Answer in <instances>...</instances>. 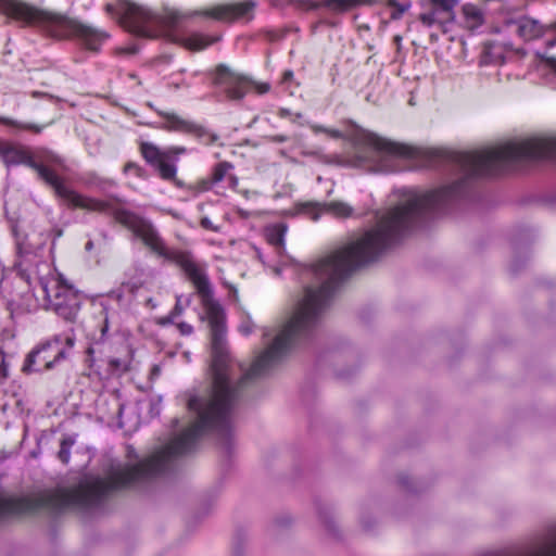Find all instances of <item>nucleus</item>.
Returning a JSON list of instances; mask_svg holds the SVG:
<instances>
[{
	"instance_id": "obj_43",
	"label": "nucleus",
	"mask_w": 556,
	"mask_h": 556,
	"mask_svg": "<svg viewBox=\"0 0 556 556\" xmlns=\"http://www.w3.org/2000/svg\"><path fill=\"white\" fill-rule=\"evenodd\" d=\"M126 51H127V53H136L137 49L135 47H131V48H128Z\"/></svg>"
},
{
	"instance_id": "obj_26",
	"label": "nucleus",
	"mask_w": 556,
	"mask_h": 556,
	"mask_svg": "<svg viewBox=\"0 0 556 556\" xmlns=\"http://www.w3.org/2000/svg\"><path fill=\"white\" fill-rule=\"evenodd\" d=\"M5 124L10 125L12 127H16L18 129L33 131L35 134H40L41 130L43 129V126H40V125H36V124H31V123H20V122L13 121V119H5Z\"/></svg>"
},
{
	"instance_id": "obj_34",
	"label": "nucleus",
	"mask_w": 556,
	"mask_h": 556,
	"mask_svg": "<svg viewBox=\"0 0 556 556\" xmlns=\"http://www.w3.org/2000/svg\"><path fill=\"white\" fill-rule=\"evenodd\" d=\"M268 140L271 142L282 143L288 140V137L285 135H276V136L268 137Z\"/></svg>"
},
{
	"instance_id": "obj_46",
	"label": "nucleus",
	"mask_w": 556,
	"mask_h": 556,
	"mask_svg": "<svg viewBox=\"0 0 556 556\" xmlns=\"http://www.w3.org/2000/svg\"><path fill=\"white\" fill-rule=\"evenodd\" d=\"M229 179L235 184L236 182V177L235 176H229Z\"/></svg>"
},
{
	"instance_id": "obj_36",
	"label": "nucleus",
	"mask_w": 556,
	"mask_h": 556,
	"mask_svg": "<svg viewBox=\"0 0 556 556\" xmlns=\"http://www.w3.org/2000/svg\"><path fill=\"white\" fill-rule=\"evenodd\" d=\"M293 78V72L292 71H286L283 73L282 81L287 83L290 81Z\"/></svg>"
},
{
	"instance_id": "obj_2",
	"label": "nucleus",
	"mask_w": 556,
	"mask_h": 556,
	"mask_svg": "<svg viewBox=\"0 0 556 556\" xmlns=\"http://www.w3.org/2000/svg\"><path fill=\"white\" fill-rule=\"evenodd\" d=\"M556 73V58H548ZM556 159V138H530L473 152H451L450 162L467 177L495 175L511 166L539 159Z\"/></svg>"
},
{
	"instance_id": "obj_15",
	"label": "nucleus",
	"mask_w": 556,
	"mask_h": 556,
	"mask_svg": "<svg viewBox=\"0 0 556 556\" xmlns=\"http://www.w3.org/2000/svg\"><path fill=\"white\" fill-rule=\"evenodd\" d=\"M220 40L219 35H204L200 33H193L181 39V45L192 51H201L208 46Z\"/></svg>"
},
{
	"instance_id": "obj_8",
	"label": "nucleus",
	"mask_w": 556,
	"mask_h": 556,
	"mask_svg": "<svg viewBox=\"0 0 556 556\" xmlns=\"http://www.w3.org/2000/svg\"><path fill=\"white\" fill-rule=\"evenodd\" d=\"M214 84L231 100L242 99L251 85L245 76L232 72L224 64L216 67Z\"/></svg>"
},
{
	"instance_id": "obj_25",
	"label": "nucleus",
	"mask_w": 556,
	"mask_h": 556,
	"mask_svg": "<svg viewBox=\"0 0 556 556\" xmlns=\"http://www.w3.org/2000/svg\"><path fill=\"white\" fill-rule=\"evenodd\" d=\"M230 169H232V164L228 162H220L217 165H215L212 172V182H220L226 177Z\"/></svg>"
},
{
	"instance_id": "obj_17",
	"label": "nucleus",
	"mask_w": 556,
	"mask_h": 556,
	"mask_svg": "<svg viewBox=\"0 0 556 556\" xmlns=\"http://www.w3.org/2000/svg\"><path fill=\"white\" fill-rule=\"evenodd\" d=\"M418 18L426 27H432L437 24L441 25L454 21L447 14H443V12L437 7H431L428 12L420 13Z\"/></svg>"
},
{
	"instance_id": "obj_28",
	"label": "nucleus",
	"mask_w": 556,
	"mask_h": 556,
	"mask_svg": "<svg viewBox=\"0 0 556 556\" xmlns=\"http://www.w3.org/2000/svg\"><path fill=\"white\" fill-rule=\"evenodd\" d=\"M200 225L207 230L218 231L219 227L215 226L208 217L201 218Z\"/></svg>"
},
{
	"instance_id": "obj_12",
	"label": "nucleus",
	"mask_w": 556,
	"mask_h": 556,
	"mask_svg": "<svg viewBox=\"0 0 556 556\" xmlns=\"http://www.w3.org/2000/svg\"><path fill=\"white\" fill-rule=\"evenodd\" d=\"M164 117V123L162 124V128L172 131H182V132H195L198 136H203L204 130L192 124L189 121L181 118L180 116L174 113H160Z\"/></svg>"
},
{
	"instance_id": "obj_45",
	"label": "nucleus",
	"mask_w": 556,
	"mask_h": 556,
	"mask_svg": "<svg viewBox=\"0 0 556 556\" xmlns=\"http://www.w3.org/2000/svg\"><path fill=\"white\" fill-rule=\"evenodd\" d=\"M216 139H217V136H215V135L211 136V142L215 141Z\"/></svg>"
},
{
	"instance_id": "obj_14",
	"label": "nucleus",
	"mask_w": 556,
	"mask_h": 556,
	"mask_svg": "<svg viewBox=\"0 0 556 556\" xmlns=\"http://www.w3.org/2000/svg\"><path fill=\"white\" fill-rule=\"evenodd\" d=\"M364 4H371V0H321L315 3L313 8H325L333 13H344Z\"/></svg>"
},
{
	"instance_id": "obj_10",
	"label": "nucleus",
	"mask_w": 556,
	"mask_h": 556,
	"mask_svg": "<svg viewBox=\"0 0 556 556\" xmlns=\"http://www.w3.org/2000/svg\"><path fill=\"white\" fill-rule=\"evenodd\" d=\"M254 8L255 2L252 0H247L243 2L224 3L215 5L212 9L205 11L204 15L218 21L233 22L250 15Z\"/></svg>"
},
{
	"instance_id": "obj_44",
	"label": "nucleus",
	"mask_w": 556,
	"mask_h": 556,
	"mask_svg": "<svg viewBox=\"0 0 556 556\" xmlns=\"http://www.w3.org/2000/svg\"><path fill=\"white\" fill-rule=\"evenodd\" d=\"M548 58H549V56H545V58H544V55H541V59H544V60H545V62H546L547 66H549L552 70H554V68L548 64V62H547V59H548Z\"/></svg>"
},
{
	"instance_id": "obj_30",
	"label": "nucleus",
	"mask_w": 556,
	"mask_h": 556,
	"mask_svg": "<svg viewBox=\"0 0 556 556\" xmlns=\"http://www.w3.org/2000/svg\"><path fill=\"white\" fill-rule=\"evenodd\" d=\"M124 169L125 172H134L138 176H140L142 172V168L135 163H127Z\"/></svg>"
},
{
	"instance_id": "obj_18",
	"label": "nucleus",
	"mask_w": 556,
	"mask_h": 556,
	"mask_svg": "<svg viewBox=\"0 0 556 556\" xmlns=\"http://www.w3.org/2000/svg\"><path fill=\"white\" fill-rule=\"evenodd\" d=\"M324 211L336 218H349L354 215V208L342 201H331L324 204Z\"/></svg>"
},
{
	"instance_id": "obj_21",
	"label": "nucleus",
	"mask_w": 556,
	"mask_h": 556,
	"mask_svg": "<svg viewBox=\"0 0 556 556\" xmlns=\"http://www.w3.org/2000/svg\"><path fill=\"white\" fill-rule=\"evenodd\" d=\"M76 443L75 435H66L60 442V450L58 452V458L63 464H68L71 459V450L73 445Z\"/></svg>"
},
{
	"instance_id": "obj_40",
	"label": "nucleus",
	"mask_w": 556,
	"mask_h": 556,
	"mask_svg": "<svg viewBox=\"0 0 556 556\" xmlns=\"http://www.w3.org/2000/svg\"><path fill=\"white\" fill-rule=\"evenodd\" d=\"M85 248H86V250H87V251H90V250L93 248V243H92V241H88V242L86 243V247H85Z\"/></svg>"
},
{
	"instance_id": "obj_4",
	"label": "nucleus",
	"mask_w": 556,
	"mask_h": 556,
	"mask_svg": "<svg viewBox=\"0 0 556 556\" xmlns=\"http://www.w3.org/2000/svg\"><path fill=\"white\" fill-rule=\"evenodd\" d=\"M105 11L115 17L126 30L144 38L155 36L152 26L173 29L184 17L181 13L175 10H166L162 15H157L146 7L126 0H119L116 4L108 3Z\"/></svg>"
},
{
	"instance_id": "obj_3",
	"label": "nucleus",
	"mask_w": 556,
	"mask_h": 556,
	"mask_svg": "<svg viewBox=\"0 0 556 556\" xmlns=\"http://www.w3.org/2000/svg\"><path fill=\"white\" fill-rule=\"evenodd\" d=\"M0 10L22 26L37 27L55 39H76L87 50L98 52L109 38L102 30L65 14L42 10L21 0H0Z\"/></svg>"
},
{
	"instance_id": "obj_31",
	"label": "nucleus",
	"mask_w": 556,
	"mask_h": 556,
	"mask_svg": "<svg viewBox=\"0 0 556 556\" xmlns=\"http://www.w3.org/2000/svg\"><path fill=\"white\" fill-rule=\"evenodd\" d=\"M7 366L3 356L0 354V383L7 378Z\"/></svg>"
},
{
	"instance_id": "obj_16",
	"label": "nucleus",
	"mask_w": 556,
	"mask_h": 556,
	"mask_svg": "<svg viewBox=\"0 0 556 556\" xmlns=\"http://www.w3.org/2000/svg\"><path fill=\"white\" fill-rule=\"evenodd\" d=\"M465 25L468 29H477L484 23L482 10L472 3H466L462 8Z\"/></svg>"
},
{
	"instance_id": "obj_23",
	"label": "nucleus",
	"mask_w": 556,
	"mask_h": 556,
	"mask_svg": "<svg viewBox=\"0 0 556 556\" xmlns=\"http://www.w3.org/2000/svg\"><path fill=\"white\" fill-rule=\"evenodd\" d=\"M386 4L389 8H392V12L390 14V18L392 21H399L402 16L410 9L412 2L408 0L406 2H399L397 0H387Z\"/></svg>"
},
{
	"instance_id": "obj_33",
	"label": "nucleus",
	"mask_w": 556,
	"mask_h": 556,
	"mask_svg": "<svg viewBox=\"0 0 556 556\" xmlns=\"http://www.w3.org/2000/svg\"><path fill=\"white\" fill-rule=\"evenodd\" d=\"M255 88H256V91H257L260 94H264V93H266V92H268V91H269L270 86H269V84H267V83H263V84H256V85H255Z\"/></svg>"
},
{
	"instance_id": "obj_11",
	"label": "nucleus",
	"mask_w": 556,
	"mask_h": 556,
	"mask_svg": "<svg viewBox=\"0 0 556 556\" xmlns=\"http://www.w3.org/2000/svg\"><path fill=\"white\" fill-rule=\"evenodd\" d=\"M370 142L378 151L393 156L410 157L415 155V149L403 143L393 142L379 137H371Z\"/></svg>"
},
{
	"instance_id": "obj_13",
	"label": "nucleus",
	"mask_w": 556,
	"mask_h": 556,
	"mask_svg": "<svg viewBox=\"0 0 556 556\" xmlns=\"http://www.w3.org/2000/svg\"><path fill=\"white\" fill-rule=\"evenodd\" d=\"M517 34L525 40H533L541 37L547 27L545 28L538 21L530 17H522L517 21Z\"/></svg>"
},
{
	"instance_id": "obj_6",
	"label": "nucleus",
	"mask_w": 556,
	"mask_h": 556,
	"mask_svg": "<svg viewBox=\"0 0 556 556\" xmlns=\"http://www.w3.org/2000/svg\"><path fill=\"white\" fill-rule=\"evenodd\" d=\"M43 243L35 247L28 240L27 236L16 233V261L14 263L18 275L33 287L39 276H45L51 271L49 264L42 258Z\"/></svg>"
},
{
	"instance_id": "obj_20",
	"label": "nucleus",
	"mask_w": 556,
	"mask_h": 556,
	"mask_svg": "<svg viewBox=\"0 0 556 556\" xmlns=\"http://www.w3.org/2000/svg\"><path fill=\"white\" fill-rule=\"evenodd\" d=\"M115 313H110L109 308L102 305V309L100 311V340H105L109 337V332L113 325Z\"/></svg>"
},
{
	"instance_id": "obj_32",
	"label": "nucleus",
	"mask_w": 556,
	"mask_h": 556,
	"mask_svg": "<svg viewBox=\"0 0 556 556\" xmlns=\"http://www.w3.org/2000/svg\"><path fill=\"white\" fill-rule=\"evenodd\" d=\"M240 331L243 334L248 336V334H250L253 331V325L250 321L243 323L240 326Z\"/></svg>"
},
{
	"instance_id": "obj_37",
	"label": "nucleus",
	"mask_w": 556,
	"mask_h": 556,
	"mask_svg": "<svg viewBox=\"0 0 556 556\" xmlns=\"http://www.w3.org/2000/svg\"><path fill=\"white\" fill-rule=\"evenodd\" d=\"M327 134L332 138H340L342 136L341 132L336 129H327Z\"/></svg>"
},
{
	"instance_id": "obj_35",
	"label": "nucleus",
	"mask_w": 556,
	"mask_h": 556,
	"mask_svg": "<svg viewBox=\"0 0 556 556\" xmlns=\"http://www.w3.org/2000/svg\"><path fill=\"white\" fill-rule=\"evenodd\" d=\"M181 312H182V307L180 306V303H179V301H178V302L176 303V305H175V307H174V309H173V312H172V314H170V315H172V316H178V315H180V314H181Z\"/></svg>"
},
{
	"instance_id": "obj_1",
	"label": "nucleus",
	"mask_w": 556,
	"mask_h": 556,
	"mask_svg": "<svg viewBox=\"0 0 556 556\" xmlns=\"http://www.w3.org/2000/svg\"><path fill=\"white\" fill-rule=\"evenodd\" d=\"M0 157L7 166L26 165L33 168L38 177L53 188L55 194L68 204L93 212H110L114 219L127 229L154 253L174 261L193 283L204 308V318L211 330L212 362L211 372H229V354L226 345V325L223 307L213 298V291L204 268L186 251L167 250L163 239L152 223L144 217L125 210L112 208L109 203L78 194L68 188L51 168L61 164V159L50 151L36 153L20 146L0 141Z\"/></svg>"
},
{
	"instance_id": "obj_48",
	"label": "nucleus",
	"mask_w": 556,
	"mask_h": 556,
	"mask_svg": "<svg viewBox=\"0 0 556 556\" xmlns=\"http://www.w3.org/2000/svg\"><path fill=\"white\" fill-rule=\"evenodd\" d=\"M375 0H371V3H374Z\"/></svg>"
},
{
	"instance_id": "obj_47",
	"label": "nucleus",
	"mask_w": 556,
	"mask_h": 556,
	"mask_svg": "<svg viewBox=\"0 0 556 556\" xmlns=\"http://www.w3.org/2000/svg\"><path fill=\"white\" fill-rule=\"evenodd\" d=\"M547 28H554V29H556V23H555V24L549 25Z\"/></svg>"
},
{
	"instance_id": "obj_42",
	"label": "nucleus",
	"mask_w": 556,
	"mask_h": 556,
	"mask_svg": "<svg viewBox=\"0 0 556 556\" xmlns=\"http://www.w3.org/2000/svg\"><path fill=\"white\" fill-rule=\"evenodd\" d=\"M556 45V39H552L547 41L548 47H554Z\"/></svg>"
},
{
	"instance_id": "obj_24",
	"label": "nucleus",
	"mask_w": 556,
	"mask_h": 556,
	"mask_svg": "<svg viewBox=\"0 0 556 556\" xmlns=\"http://www.w3.org/2000/svg\"><path fill=\"white\" fill-rule=\"evenodd\" d=\"M459 0H430L431 7L439 8L443 14H447L453 20L455 18L454 9L458 4Z\"/></svg>"
},
{
	"instance_id": "obj_38",
	"label": "nucleus",
	"mask_w": 556,
	"mask_h": 556,
	"mask_svg": "<svg viewBox=\"0 0 556 556\" xmlns=\"http://www.w3.org/2000/svg\"><path fill=\"white\" fill-rule=\"evenodd\" d=\"M66 345L68 348H73L74 346V343H75V339L73 337H65L64 339Z\"/></svg>"
},
{
	"instance_id": "obj_19",
	"label": "nucleus",
	"mask_w": 556,
	"mask_h": 556,
	"mask_svg": "<svg viewBox=\"0 0 556 556\" xmlns=\"http://www.w3.org/2000/svg\"><path fill=\"white\" fill-rule=\"evenodd\" d=\"M287 232L286 224H276L266 229L267 241L277 248H282L285 243V236Z\"/></svg>"
},
{
	"instance_id": "obj_29",
	"label": "nucleus",
	"mask_w": 556,
	"mask_h": 556,
	"mask_svg": "<svg viewBox=\"0 0 556 556\" xmlns=\"http://www.w3.org/2000/svg\"><path fill=\"white\" fill-rule=\"evenodd\" d=\"M177 327H178V329H179L180 333H181V334H184V336H189V334H191V333H192V331H193L192 326H191V325H189V324H187V323H184V321H182V323H179V324L177 325Z\"/></svg>"
},
{
	"instance_id": "obj_9",
	"label": "nucleus",
	"mask_w": 556,
	"mask_h": 556,
	"mask_svg": "<svg viewBox=\"0 0 556 556\" xmlns=\"http://www.w3.org/2000/svg\"><path fill=\"white\" fill-rule=\"evenodd\" d=\"M140 152L143 159L155 168L162 179L176 181L177 167L174 163L167 162L165 150L159 149L153 143L143 142L141 143Z\"/></svg>"
},
{
	"instance_id": "obj_22",
	"label": "nucleus",
	"mask_w": 556,
	"mask_h": 556,
	"mask_svg": "<svg viewBox=\"0 0 556 556\" xmlns=\"http://www.w3.org/2000/svg\"><path fill=\"white\" fill-rule=\"evenodd\" d=\"M130 359L128 357H110L108 361L109 371L111 375L119 376L129 369Z\"/></svg>"
},
{
	"instance_id": "obj_41",
	"label": "nucleus",
	"mask_w": 556,
	"mask_h": 556,
	"mask_svg": "<svg viewBox=\"0 0 556 556\" xmlns=\"http://www.w3.org/2000/svg\"><path fill=\"white\" fill-rule=\"evenodd\" d=\"M31 96H33L34 98H37V97H39V96H47V94H46V93L38 92V91H34V92L31 93Z\"/></svg>"
},
{
	"instance_id": "obj_39",
	"label": "nucleus",
	"mask_w": 556,
	"mask_h": 556,
	"mask_svg": "<svg viewBox=\"0 0 556 556\" xmlns=\"http://www.w3.org/2000/svg\"><path fill=\"white\" fill-rule=\"evenodd\" d=\"M312 129L315 131V132H326L327 134V128L323 127V126H313Z\"/></svg>"
},
{
	"instance_id": "obj_5",
	"label": "nucleus",
	"mask_w": 556,
	"mask_h": 556,
	"mask_svg": "<svg viewBox=\"0 0 556 556\" xmlns=\"http://www.w3.org/2000/svg\"><path fill=\"white\" fill-rule=\"evenodd\" d=\"M43 293L46 307L67 321H75L81 306L79 293L51 271L35 282Z\"/></svg>"
},
{
	"instance_id": "obj_7",
	"label": "nucleus",
	"mask_w": 556,
	"mask_h": 556,
	"mask_svg": "<svg viewBox=\"0 0 556 556\" xmlns=\"http://www.w3.org/2000/svg\"><path fill=\"white\" fill-rule=\"evenodd\" d=\"M63 339L61 336H55L36 349H34L25 358L23 371L42 372L50 370L56 363L65 358V350L61 346Z\"/></svg>"
},
{
	"instance_id": "obj_27",
	"label": "nucleus",
	"mask_w": 556,
	"mask_h": 556,
	"mask_svg": "<svg viewBox=\"0 0 556 556\" xmlns=\"http://www.w3.org/2000/svg\"><path fill=\"white\" fill-rule=\"evenodd\" d=\"M167 162L174 163L177 160V157L180 154H184L186 152V149L184 147H170L165 150Z\"/></svg>"
}]
</instances>
